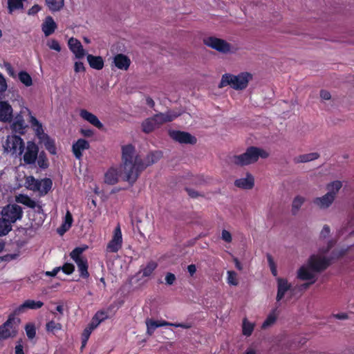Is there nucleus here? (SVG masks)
<instances>
[{
	"label": "nucleus",
	"instance_id": "f257e3e1",
	"mask_svg": "<svg viewBox=\"0 0 354 354\" xmlns=\"http://www.w3.org/2000/svg\"><path fill=\"white\" fill-rule=\"evenodd\" d=\"M162 156L160 151L149 152L145 159L136 153L135 147L131 144L122 147V172L124 179L131 185L137 180L142 171L157 162Z\"/></svg>",
	"mask_w": 354,
	"mask_h": 354
},
{
	"label": "nucleus",
	"instance_id": "f03ea898",
	"mask_svg": "<svg viewBox=\"0 0 354 354\" xmlns=\"http://www.w3.org/2000/svg\"><path fill=\"white\" fill-rule=\"evenodd\" d=\"M44 306V302L41 301H35L27 299L18 308L14 313L8 316V319L0 326V339L4 340L10 337H14L18 333V326L20 319L16 317V315L20 314L25 309L37 310Z\"/></svg>",
	"mask_w": 354,
	"mask_h": 354
},
{
	"label": "nucleus",
	"instance_id": "7ed1b4c3",
	"mask_svg": "<svg viewBox=\"0 0 354 354\" xmlns=\"http://www.w3.org/2000/svg\"><path fill=\"white\" fill-rule=\"evenodd\" d=\"M268 156L269 153L263 149L251 146L248 147L243 153L234 156L233 161L236 165L245 166L257 162L259 158L266 159Z\"/></svg>",
	"mask_w": 354,
	"mask_h": 354
},
{
	"label": "nucleus",
	"instance_id": "20e7f679",
	"mask_svg": "<svg viewBox=\"0 0 354 354\" xmlns=\"http://www.w3.org/2000/svg\"><path fill=\"white\" fill-rule=\"evenodd\" d=\"M178 115L179 114L171 111L155 114L153 117L148 118L142 122V130L145 133H149L159 128L164 123L173 121Z\"/></svg>",
	"mask_w": 354,
	"mask_h": 354
},
{
	"label": "nucleus",
	"instance_id": "39448f33",
	"mask_svg": "<svg viewBox=\"0 0 354 354\" xmlns=\"http://www.w3.org/2000/svg\"><path fill=\"white\" fill-rule=\"evenodd\" d=\"M252 78V74L248 72H243L237 75L225 73L223 75L218 87L223 88L230 85L235 90H243L248 86V82Z\"/></svg>",
	"mask_w": 354,
	"mask_h": 354
},
{
	"label": "nucleus",
	"instance_id": "423d86ee",
	"mask_svg": "<svg viewBox=\"0 0 354 354\" xmlns=\"http://www.w3.org/2000/svg\"><path fill=\"white\" fill-rule=\"evenodd\" d=\"M29 122L39 142L44 144L46 149L50 154L55 155L57 153V148L55 140L44 132L42 124L35 116H31L30 121Z\"/></svg>",
	"mask_w": 354,
	"mask_h": 354
},
{
	"label": "nucleus",
	"instance_id": "0eeeda50",
	"mask_svg": "<svg viewBox=\"0 0 354 354\" xmlns=\"http://www.w3.org/2000/svg\"><path fill=\"white\" fill-rule=\"evenodd\" d=\"M88 248V246L76 247L70 252V257L75 261L80 272V276L83 279H88L90 276L88 271V263L87 258L82 253Z\"/></svg>",
	"mask_w": 354,
	"mask_h": 354
},
{
	"label": "nucleus",
	"instance_id": "6e6552de",
	"mask_svg": "<svg viewBox=\"0 0 354 354\" xmlns=\"http://www.w3.org/2000/svg\"><path fill=\"white\" fill-rule=\"evenodd\" d=\"M23 214L22 207L15 203L7 205L1 211L2 216L11 224L15 223L17 220H21Z\"/></svg>",
	"mask_w": 354,
	"mask_h": 354
},
{
	"label": "nucleus",
	"instance_id": "1a4fd4ad",
	"mask_svg": "<svg viewBox=\"0 0 354 354\" xmlns=\"http://www.w3.org/2000/svg\"><path fill=\"white\" fill-rule=\"evenodd\" d=\"M203 43L222 53H228L231 51L232 46L225 40L215 37H208L203 39Z\"/></svg>",
	"mask_w": 354,
	"mask_h": 354
},
{
	"label": "nucleus",
	"instance_id": "9d476101",
	"mask_svg": "<svg viewBox=\"0 0 354 354\" xmlns=\"http://www.w3.org/2000/svg\"><path fill=\"white\" fill-rule=\"evenodd\" d=\"M331 264L330 259L326 257H320L317 255H311L308 261L309 268L316 272H321L326 270Z\"/></svg>",
	"mask_w": 354,
	"mask_h": 354
},
{
	"label": "nucleus",
	"instance_id": "9b49d317",
	"mask_svg": "<svg viewBox=\"0 0 354 354\" xmlns=\"http://www.w3.org/2000/svg\"><path fill=\"white\" fill-rule=\"evenodd\" d=\"M122 246V234L120 225L115 228L111 239L106 245V252H118Z\"/></svg>",
	"mask_w": 354,
	"mask_h": 354
},
{
	"label": "nucleus",
	"instance_id": "f8f14e48",
	"mask_svg": "<svg viewBox=\"0 0 354 354\" xmlns=\"http://www.w3.org/2000/svg\"><path fill=\"white\" fill-rule=\"evenodd\" d=\"M169 136L174 140L180 144L195 145L197 142L196 137L185 131L170 130L169 131Z\"/></svg>",
	"mask_w": 354,
	"mask_h": 354
},
{
	"label": "nucleus",
	"instance_id": "ddd939ff",
	"mask_svg": "<svg viewBox=\"0 0 354 354\" xmlns=\"http://www.w3.org/2000/svg\"><path fill=\"white\" fill-rule=\"evenodd\" d=\"M6 149H10L12 153L22 154L24 151V142L19 136H8L6 141Z\"/></svg>",
	"mask_w": 354,
	"mask_h": 354
},
{
	"label": "nucleus",
	"instance_id": "4468645a",
	"mask_svg": "<svg viewBox=\"0 0 354 354\" xmlns=\"http://www.w3.org/2000/svg\"><path fill=\"white\" fill-rule=\"evenodd\" d=\"M39 153L38 146L32 141L27 142L26 151L24 154V161L26 165L34 164L37 158Z\"/></svg>",
	"mask_w": 354,
	"mask_h": 354
},
{
	"label": "nucleus",
	"instance_id": "2eb2a0df",
	"mask_svg": "<svg viewBox=\"0 0 354 354\" xmlns=\"http://www.w3.org/2000/svg\"><path fill=\"white\" fill-rule=\"evenodd\" d=\"M89 148V142L85 139L80 138L73 144L72 151L76 159L81 160L83 156L82 151Z\"/></svg>",
	"mask_w": 354,
	"mask_h": 354
},
{
	"label": "nucleus",
	"instance_id": "dca6fc26",
	"mask_svg": "<svg viewBox=\"0 0 354 354\" xmlns=\"http://www.w3.org/2000/svg\"><path fill=\"white\" fill-rule=\"evenodd\" d=\"M69 49L75 54V57L77 59H82L85 55V50L81 42L73 37L68 40Z\"/></svg>",
	"mask_w": 354,
	"mask_h": 354
},
{
	"label": "nucleus",
	"instance_id": "f3484780",
	"mask_svg": "<svg viewBox=\"0 0 354 354\" xmlns=\"http://www.w3.org/2000/svg\"><path fill=\"white\" fill-rule=\"evenodd\" d=\"M80 115L84 120L99 129H102L104 127L103 124L99 120L97 117L86 109H82L80 112Z\"/></svg>",
	"mask_w": 354,
	"mask_h": 354
},
{
	"label": "nucleus",
	"instance_id": "a211bd4d",
	"mask_svg": "<svg viewBox=\"0 0 354 354\" xmlns=\"http://www.w3.org/2000/svg\"><path fill=\"white\" fill-rule=\"evenodd\" d=\"M335 198L330 193H326L322 197H317L313 199V202L320 209H326L329 207L334 202Z\"/></svg>",
	"mask_w": 354,
	"mask_h": 354
},
{
	"label": "nucleus",
	"instance_id": "6ab92c4d",
	"mask_svg": "<svg viewBox=\"0 0 354 354\" xmlns=\"http://www.w3.org/2000/svg\"><path fill=\"white\" fill-rule=\"evenodd\" d=\"M277 294L276 299L277 301H281L286 292L291 288L290 283H288L286 279L277 278Z\"/></svg>",
	"mask_w": 354,
	"mask_h": 354
},
{
	"label": "nucleus",
	"instance_id": "aec40b11",
	"mask_svg": "<svg viewBox=\"0 0 354 354\" xmlns=\"http://www.w3.org/2000/svg\"><path fill=\"white\" fill-rule=\"evenodd\" d=\"M12 118V106L7 102H0V121L10 122Z\"/></svg>",
	"mask_w": 354,
	"mask_h": 354
},
{
	"label": "nucleus",
	"instance_id": "412c9836",
	"mask_svg": "<svg viewBox=\"0 0 354 354\" xmlns=\"http://www.w3.org/2000/svg\"><path fill=\"white\" fill-rule=\"evenodd\" d=\"M57 28V24L51 16H47L41 25V30L46 37L51 35Z\"/></svg>",
	"mask_w": 354,
	"mask_h": 354
},
{
	"label": "nucleus",
	"instance_id": "4be33fe9",
	"mask_svg": "<svg viewBox=\"0 0 354 354\" xmlns=\"http://www.w3.org/2000/svg\"><path fill=\"white\" fill-rule=\"evenodd\" d=\"M113 63L118 69L127 71L129 68L131 60L127 55L120 53L114 57Z\"/></svg>",
	"mask_w": 354,
	"mask_h": 354
},
{
	"label": "nucleus",
	"instance_id": "5701e85b",
	"mask_svg": "<svg viewBox=\"0 0 354 354\" xmlns=\"http://www.w3.org/2000/svg\"><path fill=\"white\" fill-rule=\"evenodd\" d=\"M234 185L236 187L244 189H250L254 187V179L250 174H247L245 178H239L235 180Z\"/></svg>",
	"mask_w": 354,
	"mask_h": 354
},
{
	"label": "nucleus",
	"instance_id": "b1692460",
	"mask_svg": "<svg viewBox=\"0 0 354 354\" xmlns=\"http://www.w3.org/2000/svg\"><path fill=\"white\" fill-rule=\"evenodd\" d=\"M11 127L13 131L23 135L26 132L27 125L25 123L24 117L21 114H18L15 117Z\"/></svg>",
	"mask_w": 354,
	"mask_h": 354
},
{
	"label": "nucleus",
	"instance_id": "393cba45",
	"mask_svg": "<svg viewBox=\"0 0 354 354\" xmlns=\"http://www.w3.org/2000/svg\"><path fill=\"white\" fill-rule=\"evenodd\" d=\"M87 61L91 68L95 70H101L104 67V60L101 56H94L88 54Z\"/></svg>",
	"mask_w": 354,
	"mask_h": 354
},
{
	"label": "nucleus",
	"instance_id": "a878e982",
	"mask_svg": "<svg viewBox=\"0 0 354 354\" xmlns=\"http://www.w3.org/2000/svg\"><path fill=\"white\" fill-rule=\"evenodd\" d=\"M297 278L303 281L313 280L315 276L309 270V267L302 266L297 271Z\"/></svg>",
	"mask_w": 354,
	"mask_h": 354
},
{
	"label": "nucleus",
	"instance_id": "bb28decb",
	"mask_svg": "<svg viewBox=\"0 0 354 354\" xmlns=\"http://www.w3.org/2000/svg\"><path fill=\"white\" fill-rule=\"evenodd\" d=\"M319 158V154L317 152L309 153L306 154L299 155L294 158L295 163L308 162L317 160Z\"/></svg>",
	"mask_w": 354,
	"mask_h": 354
},
{
	"label": "nucleus",
	"instance_id": "cd10ccee",
	"mask_svg": "<svg viewBox=\"0 0 354 354\" xmlns=\"http://www.w3.org/2000/svg\"><path fill=\"white\" fill-rule=\"evenodd\" d=\"M118 181L117 170L113 168L109 169L104 175V182L108 185H115Z\"/></svg>",
	"mask_w": 354,
	"mask_h": 354
},
{
	"label": "nucleus",
	"instance_id": "c85d7f7f",
	"mask_svg": "<svg viewBox=\"0 0 354 354\" xmlns=\"http://www.w3.org/2000/svg\"><path fill=\"white\" fill-rule=\"evenodd\" d=\"M40 190H39V196H45L51 189L53 186V181L49 178H45L39 180Z\"/></svg>",
	"mask_w": 354,
	"mask_h": 354
},
{
	"label": "nucleus",
	"instance_id": "c756f323",
	"mask_svg": "<svg viewBox=\"0 0 354 354\" xmlns=\"http://www.w3.org/2000/svg\"><path fill=\"white\" fill-rule=\"evenodd\" d=\"M342 187V183L340 180H334L326 185L327 193H330L333 198H335L337 194Z\"/></svg>",
	"mask_w": 354,
	"mask_h": 354
},
{
	"label": "nucleus",
	"instance_id": "7c9ffc66",
	"mask_svg": "<svg viewBox=\"0 0 354 354\" xmlns=\"http://www.w3.org/2000/svg\"><path fill=\"white\" fill-rule=\"evenodd\" d=\"M36 160L39 167L42 169H46L49 167L48 159L44 151H41L38 153Z\"/></svg>",
	"mask_w": 354,
	"mask_h": 354
},
{
	"label": "nucleus",
	"instance_id": "2f4dec72",
	"mask_svg": "<svg viewBox=\"0 0 354 354\" xmlns=\"http://www.w3.org/2000/svg\"><path fill=\"white\" fill-rule=\"evenodd\" d=\"M62 325L60 323L50 320L46 324V330L47 333L55 334L56 332L61 330Z\"/></svg>",
	"mask_w": 354,
	"mask_h": 354
},
{
	"label": "nucleus",
	"instance_id": "473e14b6",
	"mask_svg": "<svg viewBox=\"0 0 354 354\" xmlns=\"http://www.w3.org/2000/svg\"><path fill=\"white\" fill-rule=\"evenodd\" d=\"M17 201L32 209L37 206L36 202L27 195H20L17 197Z\"/></svg>",
	"mask_w": 354,
	"mask_h": 354
},
{
	"label": "nucleus",
	"instance_id": "72a5a7b5",
	"mask_svg": "<svg viewBox=\"0 0 354 354\" xmlns=\"http://www.w3.org/2000/svg\"><path fill=\"white\" fill-rule=\"evenodd\" d=\"M12 230V224L3 216L0 218V236H5Z\"/></svg>",
	"mask_w": 354,
	"mask_h": 354
},
{
	"label": "nucleus",
	"instance_id": "f704fd0d",
	"mask_svg": "<svg viewBox=\"0 0 354 354\" xmlns=\"http://www.w3.org/2000/svg\"><path fill=\"white\" fill-rule=\"evenodd\" d=\"M167 326H174L176 328H182L185 329H188L192 327V324L189 323H171L165 320L158 321V327Z\"/></svg>",
	"mask_w": 354,
	"mask_h": 354
},
{
	"label": "nucleus",
	"instance_id": "c9c22d12",
	"mask_svg": "<svg viewBox=\"0 0 354 354\" xmlns=\"http://www.w3.org/2000/svg\"><path fill=\"white\" fill-rule=\"evenodd\" d=\"M48 8L53 12L60 10L64 6V0H46Z\"/></svg>",
	"mask_w": 354,
	"mask_h": 354
},
{
	"label": "nucleus",
	"instance_id": "e433bc0d",
	"mask_svg": "<svg viewBox=\"0 0 354 354\" xmlns=\"http://www.w3.org/2000/svg\"><path fill=\"white\" fill-rule=\"evenodd\" d=\"M305 201V198L301 196H297L292 204V213L293 215H296L299 210L301 205L304 204Z\"/></svg>",
	"mask_w": 354,
	"mask_h": 354
},
{
	"label": "nucleus",
	"instance_id": "4c0bfd02",
	"mask_svg": "<svg viewBox=\"0 0 354 354\" xmlns=\"http://www.w3.org/2000/svg\"><path fill=\"white\" fill-rule=\"evenodd\" d=\"M19 81L26 86H30L32 84L31 76L25 71H21L18 74Z\"/></svg>",
	"mask_w": 354,
	"mask_h": 354
},
{
	"label": "nucleus",
	"instance_id": "58836bf2",
	"mask_svg": "<svg viewBox=\"0 0 354 354\" xmlns=\"http://www.w3.org/2000/svg\"><path fill=\"white\" fill-rule=\"evenodd\" d=\"M158 267V263L153 261L148 262L147 266L142 268V277H149Z\"/></svg>",
	"mask_w": 354,
	"mask_h": 354
},
{
	"label": "nucleus",
	"instance_id": "ea45409f",
	"mask_svg": "<svg viewBox=\"0 0 354 354\" xmlns=\"http://www.w3.org/2000/svg\"><path fill=\"white\" fill-rule=\"evenodd\" d=\"M26 335L29 339H32L36 335V328L34 324L28 323L25 326Z\"/></svg>",
	"mask_w": 354,
	"mask_h": 354
},
{
	"label": "nucleus",
	"instance_id": "a19ab883",
	"mask_svg": "<svg viewBox=\"0 0 354 354\" xmlns=\"http://www.w3.org/2000/svg\"><path fill=\"white\" fill-rule=\"evenodd\" d=\"M254 330V324L248 322L246 319L243 320V334L247 337L252 335Z\"/></svg>",
	"mask_w": 354,
	"mask_h": 354
},
{
	"label": "nucleus",
	"instance_id": "79ce46f5",
	"mask_svg": "<svg viewBox=\"0 0 354 354\" xmlns=\"http://www.w3.org/2000/svg\"><path fill=\"white\" fill-rule=\"evenodd\" d=\"M277 320V316L274 312H272L268 315L266 320L262 324V328H266L272 325Z\"/></svg>",
	"mask_w": 354,
	"mask_h": 354
},
{
	"label": "nucleus",
	"instance_id": "37998d69",
	"mask_svg": "<svg viewBox=\"0 0 354 354\" xmlns=\"http://www.w3.org/2000/svg\"><path fill=\"white\" fill-rule=\"evenodd\" d=\"M28 183L30 189L37 192L40 190L41 187L39 180L35 179L33 176H30L28 179Z\"/></svg>",
	"mask_w": 354,
	"mask_h": 354
},
{
	"label": "nucleus",
	"instance_id": "c03bdc74",
	"mask_svg": "<svg viewBox=\"0 0 354 354\" xmlns=\"http://www.w3.org/2000/svg\"><path fill=\"white\" fill-rule=\"evenodd\" d=\"M227 283L232 286H237L239 282L237 274L234 271H227Z\"/></svg>",
	"mask_w": 354,
	"mask_h": 354
},
{
	"label": "nucleus",
	"instance_id": "a18cd8bd",
	"mask_svg": "<svg viewBox=\"0 0 354 354\" xmlns=\"http://www.w3.org/2000/svg\"><path fill=\"white\" fill-rule=\"evenodd\" d=\"M60 270L66 274H71L75 270V266L73 264L71 263H65L62 267H60Z\"/></svg>",
	"mask_w": 354,
	"mask_h": 354
},
{
	"label": "nucleus",
	"instance_id": "49530a36",
	"mask_svg": "<svg viewBox=\"0 0 354 354\" xmlns=\"http://www.w3.org/2000/svg\"><path fill=\"white\" fill-rule=\"evenodd\" d=\"M47 45L52 50H55L57 52L61 50V46L59 42L55 39H51L50 41H48Z\"/></svg>",
	"mask_w": 354,
	"mask_h": 354
},
{
	"label": "nucleus",
	"instance_id": "de8ad7c7",
	"mask_svg": "<svg viewBox=\"0 0 354 354\" xmlns=\"http://www.w3.org/2000/svg\"><path fill=\"white\" fill-rule=\"evenodd\" d=\"M222 239L225 241L226 243H230L232 242V235L230 232H228L226 230H223L222 233Z\"/></svg>",
	"mask_w": 354,
	"mask_h": 354
},
{
	"label": "nucleus",
	"instance_id": "09e8293b",
	"mask_svg": "<svg viewBox=\"0 0 354 354\" xmlns=\"http://www.w3.org/2000/svg\"><path fill=\"white\" fill-rule=\"evenodd\" d=\"M4 66H5V68H6V70L8 74L12 77H15L16 74H15V70H14L13 67L12 66V65L8 62H6L4 64Z\"/></svg>",
	"mask_w": 354,
	"mask_h": 354
},
{
	"label": "nucleus",
	"instance_id": "8fccbe9b",
	"mask_svg": "<svg viewBox=\"0 0 354 354\" xmlns=\"http://www.w3.org/2000/svg\"><path fill=\"white\" fill-rule=\"evenodd\" d=\"M73 220V219L72 214H71V212L69 211H67L66 214L65 215L64 223L63 224L71 227L72 225Z\"/></svg>",
	"mask_w": 354,
	"mask_h": 354
},
{
	"label": "nucleus",
	"instance_id": "3c124183",
	"mask_svg": "<svg viewBox=\"0 0 354 354\" xmlns=\"http://www.w3.org/2000/svg\"><path fill=\"white\" fill-rule=\"evenodd\" d=\"M85 67L82 62H76L74 65V71L75 73L84 72Z\"/></svg>",
	"mask_w": 354,
	"mask_h": 354
},
{
	"label": "nucleus",
	"instance_id": "603ef678",
	"mask_svg": "<svg viewBox=\"0 0 354 354\" xmlns=\"http://www.w3.org/2000/svg\"><path fill=\"white\" fill-rule=\"evenodd\" d=\"M94 317H95V319H97L99 321H100V322H102L107 318V315L104 311H97Z\"/></svg>",
	"mask_w": 354,
	"mask_h": 354
},
{
	"label": "nucleus",
	"instance_id": "864d4df0",
	"mask_svg": "<svg viewBox=\"0 0 354 354\" xmlns=\"http://www.w3.org/2000/svg\"><path fill=\"white\" fill-rule=\"evenodd\" d=\"M80 133L86 138H91L93 136L94 132L91 129H81Z\"/></svg>",
	"mask_w": 354,
	"mask_h": 354
},
{
	"label": "nucleus",
	"instance_id": "5fc2aeb1",
	"mask_svg": "<svg viewBox=\"0 0 354 354\" xmlns=\"http://www.w3.org/2000/svg\"><path fill=\"white\" fill-rule=\"evenodd\" d=\"M176 280V277L174 274L168 272L165 277L166 283L169 285H172Z\"/></svg>",
	"mask_w": 354,
	"mask_h": 354
},
{
	"label": "nucleus",
	"instance_id": "6e6d98bb",
	"mask_svg": "<svg viewBox=\"0 0 354 354\" xmlns=\"http://www.w3.org/2000/svg\"><path fill=\"white\" fill-rule=\"evenodd\" d=\"M41 10V6H39L37 4L34 5L32 6L28 10V14L29 15H36L37 12H39Z\"/></svg>",
	"mask_w": 354,
	"mask_h": 354
},
{
	"label": "nucleus",
	"instance_id": "4d7b16f0",
	"mask_svg": "<svg viewBox=\"0 0 354 354\" xmlns=\"http://www.w3.org/2000/svg\"><path fill=\"white\" fill-rule=\"evenodd\" d=\"M330 232V227L327 225H325L321 231L320 236H321V237L326 238L327 236H329Z\"/></svg>",
	"mask_w": 354,
	"mask_h": 354
},
{
	"label": "nucleus",
	"instance_id": "13d9d810",
	"mask_svg": "<svg viewBox=\"0 0 354 354\" xmlns=\"http://www.w3.org/2000/svg\"><path fill=\"white\" fill-rule=\"evenodd\" d=\"M7 83L3 75L0 73V89L1 91H6L7 89Z\"/></svg>",
	"mask_w": 354,
	"mask_h": 354
},
{
	"label": "nucleus",
	"instance_id": "bf43d9fd",
	"mask_svg": "<svg viewBox=\"0 0 354 354\" xmlns=\"http://www.w3.org/2000/svg\"><path fill=\"white\" fill-rule=\"evenodd\" d=\"M93 330V329H91V327L87 326L85 328V329L83 330V333L82 334V337L88 339Z\"/></svg>",
	"mask_w": 354,
	"mask_h": 354
},
{
	"label": "nucleus",
	"instance_id": "052dcab7",
	"mask_svg": "<svg viewBox=\"0 0 354 354\" xmlns=\"http://www.w3.org/2000/svg\"><path fill=\"white\" fill-rule=\"evenodd\" d=\"M146 325H149L150 327L156 330L158 328V321H155L152 319H147L146 320Z\"/></svg>",
	"mask_w": 354,
	"mask_h": 354
},
{
	"label": "nucleus",
	"instance_id": "680f3d73",
	"mask_svg": "<svg viewBox=\"0 0 354 354\" xmlns=\"http://www.w3.org/2000/svg\"><path fill=\"white\" fill-rule=\"evenodd\" d=\"M146 325H149L150 327L156 330L158 328V321H155L152 319H147L146 320Z\"/></svg>",
	"mask_w": 354,
	"mask_h": 354
},
{
	"label": "nucleus",
	"instance_id": "e2e57ef3",
	"mask_svg": "<svg viewBox=\"0 0 354 354\" xmlns=\"http://www.w3.org/2000/svg\"><path fill=\"white\" fill-rule=\"evenodd\" d=\"M100 321H99L97 319H95V317L93 316V317L91 319V323L88 325L89 327L91 328V329L96 328L98 325L100 324Z\"/></svg>",
	"mask_w": 354,
	"mask_h": 354
},
{
	"label": "nucleus",
	"instance_id": "0e129e2a",
	"mask_svg": "<svg viewBox=\"0 0 354 354\" xmlns=\"http://www.w3.org/2000/svg\"><path fill=\"white\" fill-rule=\"evenodd\" d=\"M59 271L60 267H56L52 271H46L45 274L48 277H55Z\"/></svg>",
	"mask_w": 354,
	"mask_h": 354
},
{
	"label": "nucleus",
	"instance_id": "69168bd1",
	"mask_svg": "<svg viewBox=\"0 0 354 354\" xmlns=\"http://www.w3.org/2000/svg\"><path fill=\"white\" fill-rule=\"evenodd\" d=\"M266 257H267L268 263L270 270L272 269V268L277 267L271 254H267Z\"/></svg>",
	"mask_w": 354,
	"mask_h": 354
},
{
	"label": "nucleus",
	"instance_id": "338daca9",
	"mask_svg": "<svg viewBox=\"0 0 354 354\" xmlns=\"http://www.w3.org/2000/svg\"><path fill=\"white\" fill-rule=\"evenodd\" d=\"M320 97L323 100H328L330 99L331 95H330V93L328 91L322 90L320 91Z\"/></svg>",
	"mask_w": 354,
	"mask_h": 354
},
{
	"label": "nucleus",
	"instance_id": "774afa93",
	"mask_svg": "<svg viewBox=\"0 0 354 354\" xmlns=\"http://www.w3.org/2000/svg\"><path fill=\"white\" fill-rule=\"evenodd\" d=\"M15 354H24V346L20 342H18L17 344L15 346Z\"/></svg>",
	"mask_w": 354,
	"mask_h": 354
}]
</instances>
